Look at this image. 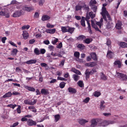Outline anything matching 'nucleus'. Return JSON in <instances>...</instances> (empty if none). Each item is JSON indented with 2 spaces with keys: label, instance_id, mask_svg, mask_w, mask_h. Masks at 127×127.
Here are the masks:
<instances>
[{
  "label": "nucleus",
  "instance_id": "1",
  "mask_svg": "<svg viewBox=\"0 0 127 127\" xmlns=\"http://www.w3.org/2000/svg\"><path fill=\"white\" fill-rule=\"evenodd\" d=\"M103 20L102 18H101L99 22H97L94 20H91V25L92 27L94 28L95 30L96 31H98L101 32V31L97 27L96 25H98L100 28H101V26L103 25Z\"/></svg>",
  "mask_w": 127,
  "mask_h": 127
},
{
  "label": "nucleus",
  "instance_id": "51",
  "mask_svg": "<svg viewBox=\"0 0 127 127\" xmlns=\"http://www.w3.org/2000/svg\"><path fill=\"white\" fill-rule=\"evenodd\" d=\"M16 104L13 105L12 104H10L7 105V106L9 107L10 108H12L13 109H14V108L16 106Z\"/></svg>",
  "mask_w": 127,
  "mask_h": 127
},
{
  "label": "nucleus",
  "instance_id": "43",
  "mask_svg": "<svg viewBox=\"0 0 127 127\" xmlns=\"http://www.w3.org/2000/svg\"><path fill=\"white\" fill-rule=\"evenodd\" d=\"M86 38V37L83 35L79 36L77 38V39L79 40H82Z\"/></svg>",
  "mask_w": 127,
  "mask_h": 127
},
{
  "label": "nucleus",
  "instance_id": "39",
  "mask_svg": "<svg viewBox=\"0 0 127 127\" xmlns=\"http://www.w3.org/2000/svg\"><path fill=\"white\" fill-rule=\"evenodd\" d=\"M97 2L95 0H91L90 2V6L95 5L96 4Z\"/></svg>",
  "mask_w": 127,
  "mask_h": 127
},
{
  "label": "nucleus",
  "instance_id": "33",
  "mask_svg": "<svg viewBox=\"0 0 127 127\" xmlns=\"http://www.w3.org/2000/svg\"><path fill=\"white\" fill-rule=\"evenodd\" d=\"M46 26L48 28H52L55 27V25H52L50 23H48L47 24Z\"/></svg>",
  "mask_w": 127,
  "mask_h": 127
},
{
  "label": "nucleus",
  "instance_id": "18",
  "mask_svg": "<svg viewBox=\"0 0 127 127\" xmlns=\"http://www.w3.org/2000/svg\"><path fill=\"white\" fill-rule=\"evenodd\" d=\"M41 94L45 95H48L49 93L48 90L45 89H42L41 91Z\"/></svg>",
  "mask_w": 127,
  "mask_h": 127
},
{
  "label": "nucleus",
  "instance_id": "37",
  "mask_svg": "<svg viewBox=\"0 0 127 127\" xmlns=\"http://www.w3.org/2000/svg\"><path fill=\"white\" fill-rule=\"evenodd\" d=\"M74 30V28H70L69 27V28H68L67 32L72 33L73 32Z\"/></svg>",
  "mask_w": 127,
  "mask_h": 127
},
{
  "label": "nucleus",
  "instance_id": "16",
  "mask_svg": "<svg viewBox=\"0 0 127 127\" xmlns=\"http://www.w3.org/2000/svg\"><path fill=\"white\" fill-rule=\"evenodd\" d=\"M22 35L23 38L25 39H27L29 37V34L26 31H23Z\"/></svg>",
  "mask_w": 127,
  "mask_h": 127
},
{
  "label": "nucleus",
  "instance_id": "31",
  "mask_svg": "<svg viewBox=\"0 0 127 127\" xmlns=\"http://www.w3.org/2000/svg\"><path fill=\"white\" fill-rule=\"evenodd\" d=\"M78 48L80 49L81 50H83L85 49V46L84 45L82 44H79L77 46Z\"/></svg>",
  "mask_w": 127,
  "mask_h": 127
},
{
  "label": "nucleus",
  "instance_id": "21",
  "mask_svg": "<svg viewBox=\"0 0 127 127\" xmlns=\"http://www.w3.org/2000/svg\"><path fill=\"white\" fill-rule=\"evenodd\" d=\"M50 18V17L47 15H44L42 16L41 20L43 21L48 20Z\"/></svg>",
  "mask_w": 127,
  "mask_h": 127
},
{
  "label": "nucleus",
  "instance_id": "8",
  "mask_svg": "<svg viewBox=\"0 0 127 127\" xmlns=\"http://www.w3.org/2000/svg\"><path fill=\"white\" fill-rule=\"evenodd\" d=\"M88 122V119L85 120L81 119H79L78 121L79 123L82 125H84L86 123Z\"/></svg>",
  "mask_w": 127,
  "mask_h": 127
},
{
  "label": "nucleus",
  "instance_id": "36",
  "mask_svg": "<svg viewBox=\"0 0 127 127\" xmlns=\"http://www.w3.org/2000/svg\"><path fill=\"white\" fill-rule=\"evenodd\" d=\"M91 55L92 58L95 60H97L96 55L94 53H92L91 54Z\"/></svg>",
  "mask_w": 127,
  "mask_h": 127
},
{
  "label": "nucleus",
  "instance_id": "48",
  "mask_svg": "<svg viewBox=\"0 0 127 127\" xmlns=\"http://www.w3.org/2000/svg\"><path fill=\"white\" fill-rule=\"evenodd\" d=\"M85 74L86 75V77L87 78H89V75L90 74H91V72L89 71V70L87 69L86 70V72Z\"/></svg>",
  "mask_w": 127,
  "mask_h": 127
},
{
  "label": "nucleus",
  "instance_id": "25",
  "mask_svg": "<svg viewBox=\"0 0 127 127\" xmlns=\"http://www.w3.org/2000/svg\"><path fill=\"white\" fill-rule=\"evenodd\" d=\"M71 71L78 74L80 75L81 74V72L79 71L76 70L74 68H72L71 69Z\"/></svg>",
  "mask_w": 127,
  "mask_h": 127
},
{
  "label": "nucleus",
  "instance_id": "6",
  "mask_svg": "<svg viewBox=\"0 0 127 127\" xmlns=\"http://www.w3.org/2000/svg\"><path fill=\"white\" fill-rule=\"evenodd\" d=\"M36 100L35 99H34L33 102L28 100H25L24 101V103L25 104L30 105H33L36 103Z\"/></svg>",
  "mask_w": 127,
  "mask_h": 127
},
{
  "label": "nucleus",
  "instance_id": "35",
  "mask_svg": "<svg viewBox=\"0 0 127 127\" xmlns=\"http://www.w3.org/2000/svg\"><path fill=\"white\" fill-rule=\"evenodd\" d=\"M18 50L16 49H14L11 52V54L13 55H16L18 52Z\"/></svg>",
  "mask_w": 127,
  "mask_h": 127
},
{
  "label": "nucleus",
  "instance_id": "27",
  "mask_svg": "<svg viewBox=\"0 0 127 127\" xmlns=\"http://www.w3.org/2000/svg\"><path fill=\"white\" fill-rule=\"evenodd\" d=\"M101 79L104 80H107V77L104 74L101 73L100 74Z\"/></svg>",
  "mask_w": 127,
  "mask_h": 127
},
{
  "label": "nucleus",
  "instance_id": "4",
  "mask_svg": "<svg viewBox=\"0 0 127 127\" xmlns=\"http://www.w3.org/2000/svg\"><path fill=\"white\" fill-rule=\"evenodd\" d=\"M116 76L122 81H126L127 80V76L126 74L116 72Z\"/></svg>",
  "mask_w": 127,
  "mask_h": 127
},
{
  "label": "nucleus",
  "instance_id": "14",
  "mask_svg": "<svg viewBox=\"0 0 127 127\" xmlns=\"http://www.w3.org/2000/svg\"><path fill=\"white\" fill-rule=\"evenodd\" d=\"M122 24L120 21H118L117 23L116 24V27L118 29H120L122 28Z\"/></svg>",
  "mask_w": 127,
  "mask_h": 127
},
{
  "label": "nucleus",
  "instance_id": "24",
  "mask_svg": "<svg viewBox=\"0 0 127 127\" xmlns=\"http://www.w3.org/2000/svg\"><path fill=\"white\" fill-rule=\"evenodd\" d=\"M69 92L70 93H75L76 92V90L75 89L71 87H69L68 89Z\"/></svg>",
  "mask_w": 127,
  "mask_h": 127
},
{
  "label": "nucleus",
  "instance_id": "64",
  "mask_svg": "<svg viewBox=\"0 0 127 127\" xmlns=\"http://www.w3.org/2000/svg\"><path fill=\"white\" fill-rule=\"evenodd\" d=\"M62 46V43L60 42L59 44L57 45L56 46V47L58 48H61Z\"/></svg>",
  "mask_w": 127,
  "mask_h": 127
},
{
  "label": "nucleus",
  "instance_id": "61",
  "mask_svg": "<svg viewBox=\"0 0 127 127\" xmlns=\"http://www.w3.org/2000/svg\"><path fill=\"white\" fill-rule=\"evenodd\" d=\"M21 106H18V108L17 109V112L18 113H20L21 112Z\"/></svg>",
  "mask_w": 127,
  "mask_h": 127
},
{
  "label": "nucleus",
  "instance_id": "5",
  "mask_svg": "<svg viewBox=\"0 0 127 127\" xmlns=\"http://www.w3.org/2000/svg\"><path fill=\"white\" fill-rule=\"evenodd\" d=\"M95 14L93 13L92 12H91L89 13L87 12L85 19L87 21H87H89H89L88 20L90 19V17L91 18H95Z\"/></svg>",
  "mask_w": 127,
  "mask_h": 127
},
{
  "label": "nucleus",
  "instance_id": "44",
  "mask_svg": "<svg viewBox=\"0 0 127 127\" xmlns=\"http://www.w3.org/2000/svg\"><path fill=\"white\" fill-rule=\"evenodd\" d=\"M91 7L92 8L94 12H96L97 9V6L95 5H93V6H91Z\"/></svg>",
  "mask_w": 127,
  "mask_h": 127
},
{
  "label": "nucleus",
  "instance_id": "34",
  "mask_svg": "<svg viewBox=\"0 0 127 127\" xmlns=\"http://www.w3.org/2000/svg\"><path fill=\"white\" fill-rule=\"evenodd\" d=\"M35 34V36L36 38H39L41 36V33H39L37 32H35L34 33V35Z\"/></svg>",
  "mask_w": 127,
  "mask_h": 127
},
{
  "label": "nucleus",
  "instance_id": "53",
  "mask_svg": "<svg viewBox=\"0 0 127 127\" xmlns=\"http://www.w3.org/2000/svg\"><path fill=\"white\" fill-rule=\"evenodd\" d=\"M100 95V93L99 92H95L94 94V95L96 97H98Z\"/></svg>",
  "mask_w": 127,
  "mask_h": 127
},
{
  "label": "nucleus",
  "instance_id": "42",
  "mask_svg": "<svg viewBox=\"0 0 127 127\" xmlns=\"http://www.w3.org/2000/svg\"><path fill=\"white\" fill-rule=\"evenodd\" d=\"M87 23L88 25V28L89 30V32L90 34H91L92 33V32L91 29V25L89 21H87Z\"/></svg>",
  "mask_w": 127,
  "mask_h": 127
},
{
  "label": "nucleus",
  "instance_id": "63",
  "mask_svg": "<svg viewBox=\"0 0 127 127\" xmlns=\"http://www.w3.org/2000/svg\"><path fill=\"white\" fill-rule=\"evenodd\" d=\"M19 124L18 122H16L15 123H14L10 127H15L17 126Z\"/></svg>",
  "mask_w": 127,
  "mask_h": 127
},
{
  "label": "nucleus",
  "instance_id": "19",
  "mask_svg": "<svg viewBox=\"0 0 127 127\" xmlns=\"http://www.w3.org/2000/svg\"><path fill=\"white\" fill-rule=\"evenodd\" d=\"M28 124L29 126H31L36 125V123L34 121L30 120L28 121Z\"/></svg>",
  "mask_w": 127,
  "mask_h": 127
},
{
  "label": "nucleus",
  "instance_id": "29",
  "mask_svg": "<svg viewBox=\"0 0 127 127\" xmlns=\"http://www.w3.org/2000/svg\"><path fill=\"white\" fill-rule=\"evenodd\" d=\"M11 93L10 92H9L5 94L4 95L3 97L4 98H5L7 97H9L11 96L12 95Z\"/></svg>",
  "mask_w": 127,
  "mask_h": 127
},
{
  "label": "nucleus",
  "instance_id": "41",
  "mask_svg": "<svg viewBox=\"0 0 127 127\" xmlns=\"http://www.w3.org/2000/svg\"><path fill=\"white\" fill-rule=\"evenodd\" d=\"M113 26V24L111 23H108L106 26L108 29H110L112 28Z\"/></svg>",
  "mask_w": 127,
  "mask_h": 127
},
{
  "label": "nucleus",
  "instance_id": "10",
  "mask_svg": "<svg viewBox=\"0 0 127 127\" xmlns=\"http://www.w3.org/2000/svg\"><path fill=\"white\" fill-rule=\"evenodd\" d=\"M105 102L103 100L101 101L100 103L99 108L101 110L103 111L105 108V105H104Z\"/></svg>",
  "mask_w": 127,
  "mask_h": 127
},
{
  "label": "nucleus",
  "instance_id": "3",
  "mask_svg": "<svg viewBox=\"0 0 127 127\" xmlns=\"http://www.w3.org/2000/svg\"><path fill=\"white\" fill-rule=\"evenodd\" d=\"M116 123L114 120H108L103 121L99 124V126L102 127H105L109 124H112Z\"/></svg>",
  "mask_w": 127,
  "mask_h": 127
},
{
  "label": "nucleus",
  "instance_id": "15",
  "mask_svg": "<svg viewBox=\"0 0 127 127\" xmlns=\"http://www.w3.org/2000/svg\"><path fill=\"white\" fill-rule=\"evenodd\" d=\"M114 56V53L110 51H108L107 54V56L109 58H112Z\"/></svg>",
  "mask_w": 127,
  "mask_h": 127
},
{
  "label": "nucleus",
  "instance_id": "32",
  "mask_svg": "<svg viewBox=\"0 0 127 127\" xmlns=\"http://www.w3.org/2000/svg\"><path fill=\"white\" fill-rule=\"evenodd\" d=\"M84 18H85L84 17H82L81 21V25L84 27L85 26Z\"/></svg>",
  "mask_w": 127,
  "mask_h": 127
},
{
  "label": "nucleus",
  "instance_id": "46",
  "mask_svg": "<svg viewBox=\"0 0 127 127\" xmlns=\"http://www.w3.org/2000/svg\"><path fill=\"white\" fill-rule=\"evenodd\" d=\"M58 41V39L55 37L53 38L52 39V43L53 44H55L57 43Z\"/></svg>",
  "mask_w": 127,
  "mask_h": 127
},
{
  "label": "nucleus",
  "instance_id": "9",
  "mask_svg": "<svg viewBox=\"0 0 127 127\" xmlns=\"http://www.w3.org/2000/svg\"><path fill=\"white\" fill-rule=\"evenodd\" d=\"M22 9L26 11H27L30 12L33 10V9L32 7H28L26 5H24L22 7Z\"/></svg>",
  "mask_w": 127,
  "mask_h": 127
},
{
  "label": "nucleus",
  "instance_id": "62",
  "mask_svg": "<svg viewBox=\"0 0 127 127\" xmlns=\"http://www.w3.org/2000/svg\"><path fill=\"white\" fill-rule=\"evenodd\" d=\"M39 14L38 12H36L35 13L34 17L35 18H37L39 17Z\"/></svg>",
  "mask_w": 127,
  "mask_h": 127
},
{
  "label": "nucleus",
  "instance_id": "59",
  "mask_svg": "<svg viewBox=\"0 0 127 127\" xmlns=\"http://www.w3.org/2000/svg\"><path fill=\"white\" fill-rule=\"evenodd\" d=\"M4 16L7 18L9 17V13L7 12H5L4 15Z\"/></svg>",
  "mask_w": 127,
  "mask_h": 127
},
{
  "label": "nucleus",
  "instance_id": "13",
  "mask_svg": "<svg viewBox=\"0 0 127 127\" xmlns=\"http://www.w3.org/2000/svg\"><path fill=\"white\" fill-rule=\"evenodd\" d=\"M96 65V63L95 62H92L87 63L85 64V66H87L93 67Z\"/></svg>",
  "mask_w": 127,
  "mask_h": 127
},
{
  "label": "nucleus",
  "instance_id": "7",
  "mask_svg": "<svg viewBox=\"0 0 127 127\" xmlns=\"http://www.w3.org/2000/svg\"><path fill=\"white\" fill-rule=\"evenodd\" d=\"M91 125L89 127H95L97 125V122L95 119H92L91 121Z\"/></svg>",
  "mask_w": 127,
  "mask_h": 127
},
{
  "label": "nucleus",
  "instance_id": "50",
  "mask_svg": "<svg viewBox=\"0 0 127 127\" xmlns=\"http://www.w3.org/2000/svg\"><path fill=\"white\" fill-rule=\"evenodd\" d=\"M30 27V26L29 25H24L22 27V30H24L26 29L28 30V29Z\"/></svg>",
  "mask_w": 127,
  "mask_h": 127
},
{
  "label": "nucleus",
  "instance_id": "47",
  "mask_svg": "<svg viewBox=\"0 0 127 127\" xmlns=\"http://www.w3.org/2000/svg\"><path fill=\"white\" fill-rule=\"evenodd\" d=\"M79 86L80 87H82L84 86L83 82L81 81H79L77 83Z\"/></svg>",
  "mask_w": 127,
  "mask_h": 127
},
{
  "label": "nucleus",
  "instance_id": "28",
  "mask_svg": "<svg viewBox=\"0 0 127 127\" xmlns=\"http://www.w3.org/2000/svg\"><path fill=\"white\" fill-rule=\"evenodd\" d=\"M54 117L55 118V122H58L60 118V116L58 114L55 115Z\"/></svg>",
  "mask_w": 127,
  "mask_h": 127
},
{
  "label": "nucleus",
  "instance_id": "30",
  "mask_svg": "<svg viewBox=\"0 0 127 127\" xmlns=\"http://www.w3.org/2000/svg\"><path fill=\"white\" fill-rule=\"evenodd\" d=\"M115 65H118V67L119 68H120L121 66V62L118 60L115 61L114 63Z\"/></svg>",
  "mask_w": 127,
  "mask_h": 127
},
{
  "label": "nucleus",
  "instance_id": "2",
  "mask_svg": "<svg viewBox=\"0 0 127 127\" xmlns=\"http://www.w3.org/2000/svg\"><path fill=\"white\" fill-rule=\"evenodd\" d=\"M107 4V3H105L103 4V7L102 8V12L101 13V14L103 18L105 20H106V17L107 16V17L110 20V18L108 12L106 10V8L105 7L106 6Z\"/></svg>",
  "mask_w": 127,
  "mask_h": 127
},
{
  "label": "nucleus",
  "instance_id": "20",
  "mask_svg": "<svg viewBox=\"0 0 127 127\" xmlns=\"http://www.w3.org/2000/svg\"><path fill=\"white\" fill-rule=\"evenodd\" d=\"M36 61L35 60H31L26 62L25 63L28 64H35Z\"/></svg>",
  "mask_w": 127,
  "mask_h": 127
},
{
  "label": "nucleus",
  "instance_id": "17",
  "mask_svg": "<svg viewBox=\"0 0 127 127\" xmlns=\"http://www.w3.org/2000/svg\"><path fill=\"white\" fill-rule=\"evenodd\" d=\"M24 87L30 91L34 92L35 91V89L33 87L27 86L25 85L24 86Z\"/></svg>",
  "mask_w": 127,
  "mask_h": 127
},
{
  "label": "nucleus",
  "instance_id": "49",
  "mask_svg": "<svg viewBox=\"0 0 127 127\" xmlns=\"http://www.w3.org/2000/svg\"><path fill=\"white\" fill-rule=\"evenodd\" d=\"M44 2V0H40L39 2V4L40 6H42L43 5Z\"/></svg>",
  "mask_w": 127,
  "mask_h": 127
},
{
  "label": "nucleus",
  "instance_id": "26",
  "mask_svg": "<svg viewBox=\"0 0 127 127\" xmlns=\"http://www.w3.org/2000/svg\"><path fill=\"white\" fill-rule=\"evenodd\" d=\"M74 56L77 59H78V61H80L78 60H79V58L80 56V53L79 52H75L74 53Z\"/></svg>",
  "mask_w": 127,
  "mask_h": 127
},
{
  "label": "nucleus",
  "instance_id": "45",
  "mask_svg": "<svg viewBox=\"0 0 127 127\" xmlns=\"http://www.w3.org/2000/svg\"><path fill=\"white\" fill-rule=\"evenodd\" d=\"M34 53L36 55H38L40 54V52L37 48H35L34 50Z\"/></svg>",
  "mask_w": 127,
  "mask_h": 127
},
{
  "label": "nucleus",
  "instance_id": "23",
  "mask_svg": "<svg viewBox=\"0 0 127 127\" xmlns=\"http://www.w3.org/2000/svg\"><path fill=\"white\" fill-rule=\"evenodd\" d=\"M119 45L122 48L127 47V43L125 42H121L120 43Z\"/></svg>",
  "mask_w": 127,
  "mask_h": 127
},
{
  "label": "nucleus",
  "instance_id": "12",
  "mask_svg": "<svg viewBox=\"0 0 127 127\" xmlns=\"http://www.w3.org/2000/svg\"><path fill=\"white\" fill-rule=\"evenodd\" d=\"M56 31V29H47L45 30V32L47 33L53 34Z\"/></svg>",
  "mask_w": 127,
  "mask_h": 127
},
{
  "label": "nucleus",
  "instance_id": "52",
  "mask_svg": "<svg viewBox=\"0 0 127 127\" xmlns=\"http://www.w3.org/2000/svg\"><path fill=\"white\" fill-rule=\"evenodd\" d=\"M65 83L64 82H62L60 84V87L62 88H63L65 86Z\"/></svg>",
  "mask_w": 127,
  "mask_h": 127
},
{
  "label": "nucleus",
  "instance_id": "22",
  "mask_svg": "<svg viewBox=\"0 0 127 127\" xmlns=\"http://www.w3.org/2000/svg\"><path fill=\"white\" fill-rule=\"evenodd\" d=\"M68 28H69L68 26L67 27H61V29L63 32L64 33L67 32Z\"/></svg>",
  "mask_w": 127,
  "mask_h": 127
},
{
  "label": "nucleus",
  "instance_id": "58",
  "mask_svg": "<svg viewBox=\"0 0 127 127\" xmlns=\"http://www.w3.org/2000/svg\"><path fill=\"white\" fill-rule=\"evenodd\" d=\"M82 7L80 6L77 5L76 7V10L77 11L80 10Z\"/></svg>",
  "mask_w": 127,
  "mask_h": 127
},
{
  "label": "nucleus",
  "instance_id": "38",
  "mask_svg": "<svg viewBox=\"0 0 127 127\" xmlns=\"http://www.w3.org/2000/svg\"><path fill=\"white\" fill-rule=\"evenodd\" d=\"M85 42L87 44L89 43L92 41V39L87 38L85 40H84Z\"/></svg>",
  "mask_w": 127,
  "mask_h": 127
},
{
  "label": "nucleus",
  "instance_id": "57",
  "mask_svg": "<svg viewBox=\"0 0 127 127\" xmlns=\"http://www.w3.org/2000/svg\"><path fill=\"white\" fill-rule=\"evenodd\" d=\"M57 56H58V57H62V55L60 54H57L56 53H55L54 54H53V56L54 57H56Z\"/></svg>",
  "mask_w": 127,
  "mask_h": 127
},
{
  "label": "nucleus",
  "instance_id": "40",
  "mask_svg": "<svg viewBox=\"0 0 127 127\" xmlns=\"http://www.w3.org/2000/svg\"><path fill=\"white\" fill-rule=\"evenodd\" d=\"M73 77L74 80L77 81L79 80V76L76 74H74L73 75Z\"/></svg>",
  "mask_w": 127,
  "mask_h": 127
},
{
  "label": "nucleus",
  "instance_id": "56",
  "mask_svg": "<svg viewBox=\"0 0 127 127\" xmlns=\"http://www.w3.org/2000/svg\"><path fill=\"white\" fill-rule=\"evenodd\" d=\"M64 60H63L61 61L60 62V63L59 64V66H63L64 65Z\"/></svg>",
  "mask_w": 127,
  "mask_h": 127
},
{
  "label": "nucleus",
  "instance_id": "55",
  "mask_svg": "<svg viewBox=\"0 0 127 127\" xmlns=\"http://www.w3.org/2000/svg\"><path fill=\"white\" fill-rule=\"evenodd\" d=\"M90 99V98L89 97H87L83 100V102L86 103H87L89 102Z\"/></svg>",
  "mask_w": 127,
  "mask_h": 127
},
{
  "label": "nucleus",
  "instance_id": "54",
  "mask_svg": "<svg viewBox=\"0 0 127 127\" xmlns=\"http://www.w3.org/2000/svg\"><path fill=\"white\" fill-rule=\"evenodd\" d=\"M103 115L106 117H109L111 115V113H104L103 114Z\"/></svg>",
  "mask_w": 127,
  "mask_h": 127
},
{
  "label": "nucleus",
  "instance_id": "60",
  "mask_svg": "<svg viewBox=\"0 0 127 127\" xmlns=\"http://www.w3.org/2000/svg\"><path fill=\"white\" fill-rule=\"evenodd\" d=\"M40 54H43L45 53L46 52L45 50L44 49H40Z\"/></svg>",
  "mask_w": 127,
  "mask_h": 127
},
{
  "label": "nucleus",
  "instance_id": "11",
  "mask_svg": "<svg viewBox=\"0 0 127 127\" xmlns=\"http://www.w3.org/2000/svg\"><path fill=\"white\" fill-rule=\"evenodd\" d=\"M22 14L21 12L20 11H17L13 14V16L14 17H18L21 15Z\"/></svg>",
  "mask_w": 127,
  "mask_h": 127
}]
</instances>
